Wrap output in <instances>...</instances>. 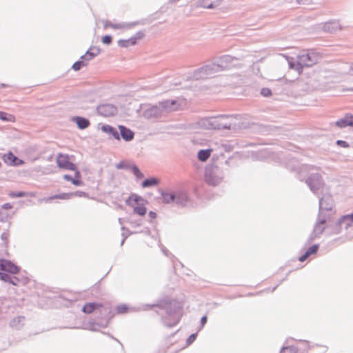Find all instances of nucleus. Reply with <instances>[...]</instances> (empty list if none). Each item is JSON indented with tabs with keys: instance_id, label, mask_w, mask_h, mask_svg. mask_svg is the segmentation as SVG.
Listing matches in <instances>:
<instances>
[{
	"instance_id": "1",
	"label": "nucleus",
	"mask_w": 353,
	"mask_h": 353,
	"mask_svg": "<svg viewBox=\"0 0 353 353\" xmlns=\"http://www.w3.org/2000/svg\"><path fill=\"white\" fill-rule=\"evenodd\" d=\"M320 55L314 51H303L296 59L290 57L288 62L290 68L296 70L299 74L304 67H311L317 63L320 59Z\"/></svg>"
},
{
	"instance_id": "2",
	"label": "nucleus",
	"mask_w": 353,
	"mask_h": 353,
	"mask_svg": "<svg viewBox=\"0 0 353 353\" xmlns=\"http://www.w3.org/2000/svg\"><path fill=\"white\" fill-rule=\"evenodd\" d=\"M234 117L230 115H219L203 118L199 121V125L206 130L231 129L235 125Z\"/></svg>"
},
{
	"instance_id": "3",
	"label": "nucleus",
	"mask_w": 353,
	"mask_h": 353,
	"mask_svg": "<svg viewBox=\"0 0 353 353\" xmlns=\"http://www.w3.org/2000/svg\"><path fill=\"white\" fill-rule=\"evenodd\" d=\"M166 316L163 317V323L168 327L176 325L181 316L182 306L176 301L170 302L165 307Z\"/></svg>"
},
{
	"instance_id": "4",
	"label": "nucleus",
	"mask_w": 353,
	"mask_h": 353,
	"mask_svg": "<svg viewBox=\"0 0 353 353\" xmlns=\"http://www.w3.org/2000/svg\"><path fill=\"white\" fill-rule=\"evenodd\" d=\"M306 168L310 175L305 180V183L314 194L319 195V192H323L325 183L319 173L313 172L316 170L315 167L307 166Z\"/></svg>"
},
{
	"instance_id": "5",
	"label": "nucleus",
	"mask_w": 353,
	"mask_h": 353,
	"mask_svg": "<svg viewBox=\"0 0 353 353\" xmlns=\"http://www.w3.org/2000/svg\"><path fill=\"white\" fill-rule=\"evenodd\" d=\"M224 178L223 170L218 165H210L206 168L205 179L206 183L212 186L220 185Z\"/></svg>"
},
{
	"instance_id": "6",
	"label": "nucleus",
	"mask_w": 353,
	"mask_h": 353,
	"mask_svg": "<svg viewBox=\"0 0 353 353\" xmlns=\"http://www.w3.org/2000/svg\"><path fill=\"white\" fill-rule=\"evenodd\" d=\"M330 215L327 214H319L317 220L314 226L313 231L308 238V243H310L316 239L319 238L325 229V223L330 220Z\"/></svg>"
},
{
	"instance_id": "7",
	"label": "nucleus",
	"mask_w": 353,
	"mask_h": 353,
	"mask_svg": "<svg viewBox=\"0 0 353 353\" xmlns=\"http://www.w3.org/2000/svg\"><path fill=\"white\" fill-rule=\"evenodd\" d=\"M215 66L212 63L203 65L193 72V73L188 77V79L200 80L210 78L216 73Z\"/></svg>"
},
{
	"instance_id": "8",
	"label": "nucleus",
	"mask_w": 353,
	"mask_h": 353,
	"mask_svg": "<svg viewBox=\"0 0 353 353\" xmlns=\"http://www.w3.org/2000/svg\"><path fill=\"white\" fill-rule=\"evenodd\" d=\"M236 61V59L230 55H224L220 57L216 62L212 63L214 66H215L214 69L217 73L219 72L234 67L235 65L234 62Z\"/></svg>"
},
{
	"instance_id": "9",
	"label": "nucleus",
	"mask_w": 353,
	"mask_h": 353,
	"mask_svg": "<svg viewBox=\"0 0 353 353\" xmlns=\"http://www.w3.org/2000/svg\"><path fill=\"white\" fill-rule=\"evenodd\" d=\"M334 207V201L332 196L329 194H324L319 199V214H327L331 216V212Z\"/></svg>"
},
{
	"instance_id": "10",
	"label": "nucleus",
	"mask_w": 353,
	"mask_h": 353,
	"mask_svg": "<svg viewBox=\"0 0 353 353\" xmlns=\"http://www.w3.org/2000/svg\"><path fill=\"white\" fill-rule=\"evenodd\" d=\"M163 116L173 111H176L182 105V101L179 99H168L159 102Z\"/></svg>"
},
{
	"instance_id": "11",
	"label": "nucleus",
	"mask_w": 353,
	"mask_h": 353,
	"mask_svg": "<svg viewBox=\"0 0 353 353\" xmlns=\"http://www.w3.org/2000/svg\"><path fill=\"white\" fill-rule=\"evenodd\" d=\"M143 117L148 119H160L163 117L164 116L159 102L146 108L143 112Z\"/></svg>"
},
{
	"instance_id": "12",
	"label": "nucleus",
	"mask_w": 353,
	"mask_h": 353,
	"mask_svg": "<svg viewBox=\"0 0 353 353\" xmlns=\"http://www.w3.org/2000/svg\"><path fill=\"white\" fill-rule=\"evenodd\" d=\"M336 226L339 227V230L336 231V234L341 232L342 228L348 230L353 225V212L341 216L336 223Z\"/></svg>"
},
{
	"instance_id": "13",
	"label": "nucleus",
	"mask_w": 353,
	"mask_h": 353,
	"mask_svg": "<svg viewBox=\"0 0 353 353\" xmlns=\"http://www.w3.org/2000/svg\"><path fill=\"white\" fill-rule=\"evenodd\" d=\"M57 163L60 168L73 171L77 170L75 164L69 161L68 155L59 154L57 157Z\"/></svg>"
},
{
	"instance_id": "14",
	"label": "nucleus",
	"mask_w": 353,
	"mask_h": 353,
	"mask_svg": "<svg viewBox=\"0 0 353 353\" xmlns=\"http://www.w3.org/2000/svg\"><path fill=\"white\" fill-rule=\"evenodd\" d=\"M0 270L16 274L19 272L20 268L10 261L0 259Z\"/></svg>"
},
{
	"instance_id": "15",
	"label": "nucleus",
	"mask_w": 353,
	"mask_h": 353,
	"mask_svg": "<svg viewBox=\"0 0 353 353\" xmlns=\"http://www.w3.org/2000/svg\"><path fill=\"white\" fill-rule=\"evenodd\" d=\"M97 111L99 114L108 117L114 115L117 112V109L112 104H102L97 107Z\"/></svg>"
},
{
	"instance_id": "16",
	"label": "nucleus",
	"mask_w": 353,
	"mask_h": 353,
	"mask_svg": "<svg viewBox=\"0 0 353 353\" xmlns=\"http://www.w3.org/2000/svg\"><path fill=\"white\" fill-rule=\"evenodd\" d=\"M2 159L4 163L10 166H19L24 163L23 160L19 159L11 152H9L7 154H4L2 156Z\"/></svg>"
},
{
	"instance_id": "17",
	"label": "nucleus",
	"mask_w": 353,
	"mask_h": 353,
	"mask_svg": "<svg viewBox=\"0 0 353 353\" xmlns=\"http://www.w3.org/2000/svg\"><path fill=\"white\" fill-rule=\"evenodd\" d=\"M322 29L325 32L334 33L341 30L342 26L339 21H330L322 25Z\"/></svg>"
},
{
	"instance_id": "18",
	"label": "nucleus",
	"mask_w": 353,
	"mask_h": 353,
	"mask_svg": "<svg viewBox=\"0 0 353 353\" xmlns=\"http://www.w3.org/2000/svg\"><path fill=\"white\" fill-rule=\"evenodd\" d=\"M100 53V49L98 47L92 46L90 47L85 53V54L81 57V59L84 60L86 63L95 57H97Z\"/></svg>"
},
{
	"instance_id": "19",
	"label": "nucleus",
	"mask_w": 353,
	"mask_h": 353,
	"mask_svg": "<svg viewBox=\"0 0 353 353\" xmlns=\"http://www.w3.org/2000/svg\"><path fill=\"white\" fill-rule=\"evenodd\" d=\"M188 201L187 193L183 190H177L175 192L174 203L176 205L184 206Z\"/></svg>"
},
{
	"instance_id": "20",
	"label": "nucleus",
	"mask_w": 353,
	"mask_h": 353,
	"mask_svg": "<svg viewBox=\"0 0 353 353\" xmlns=\"http://www.w3.org/2000/svg\"><path fill=\"white\" fill-rule=\"evenodd\" d=\"M335 124L340 128H343L347 126H353V115L347 114L344 117L336 121Z\"/></svg>"
},
{
	"instance_id": "21",
	"label": "nucleus",
	"mask_w": 353,
	"mask_h": 353,
	"mask_svg": "<svg viewBox=\"0 0 353 353\" xmlns=\"http://www.w3.org/2000/svg\"><path fill=\"white\" fill-rule=\"evenodd\" d=\"M119 134L121 136L122 139L125 141H130L133 139L134 134V132L129 128L123 125H119Z\"/></svg>"
},
{
	"instance_id": "22",
	"label": "nucleus",
	"mask_w": 353,
	"mask_h": 353,
	"mask_svg": "<svg viewBox=\"0 0 353 353\" xmlns=\"http://www.w3.org/2000/svg\"><path fill=\"white\" fill-rule=\"evenodd\" d=\"M72 121L74 122L81 130L87 128L90 124L88 119L81 117H74Z\"/></svg>"
},
{
	"instance_id": "23",
	"label": "nucleus",
	"mask_w": 353,
	"mask_h": 353,
	"mask_svg": "<svg viewBox=\"0 0 353 353\" xmlns=\"http://www.w3.org/2000/svg\"><path fill=\"white\" fill-rule=\"evenodd\" d=\"M161 195L163 199V201L165 203L170 204L174 203L175 199V192H168V191H161Z\"/></svg>"
},
{
	"instance_id": "24",
	"label": "nucleus",
	"mask_w": 353,
	"mask_h": 353,
	"mask_svg": "<svg viewBox=\"0 0 353 353\" xmlns=\"http://www.w3.org/2000/svg\"><path fill=\"white\" fill-rule=\"evenodd\" d=\"M139 24V22H138V21L130 22V23H114V26H112V29L129 30Z\"/></svg>"
},
{
	"instance_id": "25",
	"label": "nucleus",
	"mask_w": 353,
	"mask_h": 353,
	"mask_svg": "<svg viewBox=\"0 0 353 353\" xmlns=\"http://www.w3.org/2000/svg\"><path fill=\"white\" fill-rule=\"evenodd\" d=\"M103 132L111 134L114 139H119V132L113 127L109 125H103L101 127Z\"/></svg>"
},
{
	"instance_id": "26",
	"label": "nucleus",
	"mask_w": 353,
	"mask_h": 353,
	"mask_svg": "<svg viewBox=\"0 0 353 353\" xmlns=\"http://www.w3.org/2000/svg\"><path fill=\"white\" fill-rule=\"evenodd\" d=\"M72 198V194L71 192L70 193H62V194H55V195H53L50 197H48V198H46V199H44L43 201L46 202V203H48L50 202V201L52 200V199H63V200H68V199H70Z\"/></svg>"
},
{
	"instance_id": "27",
	"label": "nucleus",
	"mask_w": 353,
	"mask_h": 353,
	"mask_svg": "<svg viewBox=\"0 0 353 353\" xmlns=\"http://www.w3.org/2000/svg\"><path fill=\"white\" fill-rule=\"evenodd\" d=\"M102 305L100 303H86L82 309V311L85 313L90 314L94 310L101 307Z\"/></svg>"
},
{
	"instance_id": "28",
	"label": "nucleus",
	"mask_w": 353,
	"mask_h": 353,
	"mask_svg": "<svg viewBox=\"0 0 353 353\" xmlns=\"http://www.w3.org/2000/svg\"><path fill=\"white\" fill-rule=\"evenodd\" d=\"M135 44V38L131 37L128 39H119L118 41V45L122 48H128Z\"/></svg>"
},
{
	"instance_id": "29",
	"label": "nucleus",
	"mask_w": 353,
	"mask_h": 353,
	"mask_svg": "<svg viewBox=\"0 0 353 353\" xmlns=\"http://www.w3.org/2000/svg\"><path fill=\"white\" fill-rule=\"evenodd\" d=\"M211 150H201L198 152L197 157L201 161H205L210 156Z\"/></svg>"
},
{
	"instance_id": "30",
	"label": "nucleus",
	"mask_w": 353,
	"mask_h": 353,
	"mask_svg": "<svg viewBox=\"0 0 353 353\" xmlns=\"http://www.w3.org/2000/svg\"><path fill=\"white\" fill-rule=\"evenodd\" d=\"M159 183V181L156 178H150L144 180L142 183L143 188H149L152 186L157 185Z\"/></svg>"
},
{
	"instance_id": "31",
	"label": "nucleus",
	"mask_w": 353,
	"mask_h": 353,
	"mask_svg": "<svg viewBox=\"0 0 353 353\" xmlns=\"http://www.w3.org/2000/svg\"><path fill=\"white\" fill-rule=\"evenodd\" d=\"M9 196L12 198H17V197H23V196H34L35 194H34V193H32V192L28 193L26 192L19 191V192H10L9 193Z\"/></svg>"
},
{
	"instance_id": "32",
	"label": "nucleus",
	"mask_w": 353,
	"mask_h": 353,
	"mask_svg": "<svg viewBox=\"0 0 353 353\" xmlns=\"http://www.w3.org/2000/svg\"><path fill=\"white\" fill-rule=\"evenodd\" d=\"M0 119L3 121H14V117L12 114L0 111Z\"/></svg>"
},
{
	"instance_id": "33",
	"label": "nucleus",
	"mask_w": 353,
	"mask_h": 353,
	"mask_svg": "<svg viewBox=\"0 0 353 353\" xmlns=\"http://www.w3.org/2000/svg\"><path fill=\"white\" fill-rule=\"evenodd\" d=\"M135 164L133 163H127L124 162H120L116 165V168L117 169H125L132 170V167L134 166Z\"/></svg>"
},
{
	"instance_id": "34",
	"label": "nucleus",
	"mask_w": 353,
	"mask_h": 353,
	"mask_svg": "<svg viewBox=\"0 0 353 353\" xmlns=\"http://www.w3.org/2000/svg\"><path fill=\"white\" fill-rule=\"evenodd\" d=\"M87 65V63L85 61H84V60L83 59H81L79 61H77V62H75L72 66V68L75 70V71H78L83 66H85Z\"/></svg>"
},
{
	"instance_id": "35",
	"label": "nucleus",
	"mask_w": 353,
	"mask_h": 353,
	"mask_svg": "<svg viewBox=\"0 0 353 353\" xmlns=\"http://www.w3.org/2000/svg\"><path fill=\"white\" fill-rule=\"evenodd\" d=\"M280 353H298V350L294 346L283 347Z\"/></svg>"
},
{
	"instance_id": "36",
	"label": "nucleus",
	"mask_w": 353,
	"mask_h": 353,
	"mask_svg": "<svg viewBox=\"0 0 353 353\" xmlns=\"http://www.w3.org/2000/svg\"><path fill=\"white\" fill-rule=\"evenodd\" d=\"M134 212L140 216H143L146 214L147 209L143 205H139L134 208Z\"/></svg>"
},
{
	"instance_id": "37",
	"label": "nucleus",
	"mask_w": 353,
	"mask_h": 353,
	"mask_svg": "<svg viewBox=\"0 0 353 353\" xmlns=\"http://www.w3.org/2000/svg\"><path fill=\"white\" fill-rule=\"evenodd\" d=\"M132 172L137 180L141 179L144 177L143 174L140 171L139 168L136 165L132 167Z\"/></svg>"
},
{
	"instance_id": "38",
	"label": "nucleus",
	"mask_w": 353,
	"mask_h": 353,
	"mask_svg": "<svg viewBox=\"0 0 353 353\" xmlns=\"http://www.w3.org/2000/svg\"><path fill=\"white\" fill-rule=\"evenodd\" d=\"M80 178H81V174L79 172V171H78L77 170L75 171V178L72 179L71 182L77 185V186H80L82 185V181L80 180Z\"/></svg>"
},
{
	"instance_id": "39",
	"label": "nucleus",
	"mask_w": 353,
	"mask_h": 353,
	"mask_svg": "<svg viewBox=\"0 0 353 353\" xmlns=\"http://www.w3.org/2000/svg\"><path fill=\"white\" fill-rule=\"evenodd\" d=\"M24 320V317L23 316H18L17 318H14L11 322L10 325L12 327L19 328L18 324L21 323Z\"/></svg>"
},
{
	"instance_id": "40",
	"label": "nucleus",
	"mask_w": 353,
	"mask_h": 353,
	"mask_svg": "<svg viewBox=\"0 0 353 353\" xmlns=\"http://www.w3.org/2000/svg\"><path fill=\"white\" fill-rule=\"evenodd\" d=\"M132 200H133L136 203H139V201L140 200H143V199H142V198H141V196H137V195H132V196H129V197L126 199L125 202H126V203H127L128 205H132L131 204V203H130Z\"/></svg>"
},
{
	"instance_id": "41",
	"label": "nucleus",
	"mask_w": 353,
	"mask_h": 353,
	"mask_svg": "<svg viewBox=\"0 0 353 353\" xmlns=\"http://www.w3.org/2000/svg\"><path fill=\"white\" fill-rule=\"evenodd\" d=\"M215 1H216V3H206L203 6L208 9H212V8H214L215 7L219 6L220 4V3L222 1V0H215Z\"/></svg>"
},
{
	"instance_id": "42",
	"label": "nucleus",
	"mask_w": 353,
	"mask_h": 353,
	"mask_svg": "<svg viewBox=\"0 0 353 353\" xmlns=\"http://www.w3.org/2000/svg\"><path fill=\"white\" fill-rule=\"evenodd\" d=\"M319 244H314L312 246L310 247L306 252H307L310 255H312V254H314L317 252L318 251V249H319Z\"/></svg>"
},
{
	"instance_id": "43",
	"label": "nucleus",
	"mask_w": 353,
	"mask_h": 353,
	"mask_svg": "<svg viewBox=\"0 0 353 353\" xmlns=\"http://www.w3.org/2000/svg\"><path fill=\"white\" fill-rule=\"evenodd\" d=\"M12 276L5 273V272H0V280L3 281L5 282L9 283L10 282Z\"/></svg>"
},
{
	"instance_id": "44",
	"label": "nucleus",
	"mask_w": 353,
	"mask_h": 353,
	"mask_svg": "<svg viewBox=\"0 0 353 353\" xmlns=\"http://www.w3.org/2000/svg\"><path fill=\"white\" fill-rule=\"evenodd\" d=\"M112 37L110 35H105L102 37V42L104 44L110 45L112 43Z\"/></svg>"
},
{
	"instance_id": "45",
	"label": "nucleus",
	"mask_w": 353,
	"mask_h": 353,
	"mask_svg": "<svg viewBox=\"0 0 353 353\" xmlns=\"http://www.w3.org/2000/svg\"><path fill=\"white\" fill-rule=\"evenodd\" d=\"M261 94L263 97H269L272 94V91L270 89H269L268 88H264L261 89Z\"/></svg>"
},
{
	"instance_id": "46",
	"label": "nucleus",
	"mask_w": 353,
	"mask_h": 353,
	"mask_svg": "<svg viewBox=\"0 0 353 353\" xmlns=\"http://www.w3.org/2000/svg\"><path fill=\"white\" fill-rule=\"evenodd\" d=\"M116 310L118 313H124L127 311L128 307L126 305H120L117 307Z\"/></svg>"
},
{
	"instance_id": "47",
	"label": "nucleus",
	"mask_w": 353,
	"mask_h": 353,
	"mask_svg": "<svg viewBox=\"0 0 353 353\" xmlns=\"http://www.w3.org/2000/svg\"><path fill=\"white\" fill-rule=\"evenodd\" d=\"M71 193L72 194V197H74V196L83 197V196H88L87 193L82 192V191H77V192H71Z\"/></svg>"
},
{
	"instance_id": "48",
	"label": "nucleus",
	"mask_w": 353,
	"mask_h": 353,
	"mask_svg": "<svg viewBox=\"0 0 353 353\" xmlns=\"http://www.w3.org/2000/svg\"><path fill=\"white\" fill-rule=\"evenodd\" d=\"M10 283L13 285H19L20 283V279L17 276H12Z\"/></svg>"
},
{
	"instance_id": "49",
	"label": "nucleus",
	"mask_w": 353,
	"mask_h": 353,
	"mask_svg": "<svg viewBox=\"0 0 353 353\" xmlns=\"http://www.w3.org/2000/svg\"><path fill=\"white\" fill-rule=\"evenodd\" d=\"M196 338V333L192 334L187 339V341H186L187 344L190 345L191 343H192L195 341Z\"/></svg>"
},
{
	"instance_id": "50",
	"label": "nucleus",
	"mask_w": 353,
	"mask_h": 353,
	"mask_svg": "<svg viewBox=\"0 0 353 353\" xmlns=\"http://www.w3.org/2000/svg\"><path fill=\"white\" fill-rule=\"evenodd\" d=\"M144 37V33L142 31H139L136 33V34L132 38H135V43H137V39H141Z\"/></svg>"
},
{
	"instance_id": "51",
	"label": "nucleus",
	"mask_w": 353,
	"mask_h": 353,
	"mask_svg": "<svg viewBox=\"0 0 353 353\" xmlns=\"http://www.w3.org/2000/svg\"><path fill=\"white\" fill-rule=\"evenodd\" d=\"M296 3L299 5H310L312 0H296Z\"/></svg>"
},
{
	"instance_id": "52",
	"label": "nucleus",
	"mask_w": 353,
	"mask_h": 353,
	"mask_svg": "<svg viewBox=\"0 0 353 353\" xmlns=\"http://www.w3.org/2000/svg\"><path fill=\"white\" fill-rule=\"evenodd\" d=\"M310 254L307 252H305L302 256H301L299 259V260L301 261V262H303L304 261H305L309 256H310Z\"/></svg>"
},
{
	"instance_id": "53",
	"label": "nucleus",
	"mask_w": 353,
	"mask_h": 353,
	"mask_svg": "<svg viewBox=\"0 0 353 353\" xmlns=\"http://www.w3.org/2000/svg\"><path fill=\"white\" fill-rule=\"evenodd\" d=\"M103 23L104 28H112V26H114V23H112L108 20L103 21Z\"/></svg>"
},
{
	"instance_id": "54",
	"label": "nucleus",
	"mask_w": 353,
	"mask_h": 353,
	"mask_svg": "<svg viewBox=\"0 0 353 353\" xmlns=\"http://www.w3.org/2000/svg\"><path fill=\"white\" fill-rule=\"evenodd\" d=\"M336 144L341 146V147H343V148H346L348 146V144L346 141H341V140H339L336 141Z\"/></svg>"
},
{
	"instance_id": "55",
	"label": "nucleus",
	"mask_w": 353,
	"mask_h": 353,
	"mask_svg": "<svg viewBox=\"0 0 353 353\" xmlns=\"http://www.w3.org/2000/svg\"><path fill=\"white\" fill-rule=\"evenodd\" d=\"M160 247H161V251L163 252V253L165 256H169L170 254L169 251L164 246H163L162 245H161Z\"/></svg>"
},
{
	"instance_id": "56",
	"label": "nucleus",
	"mask_w": 353,
	"mask_h": 353,
	"mask_svg": "<svg viewBox=\"0 0 353 353\" xmlns=\"http://www.w3.org/2000/svg\"><path fill=\"white\" fill-rule=\"evenodd\" d=\"M1 207L4 210H10L12 208V205L9 203H4Z\"/></svg>"
},
{
	"instance_id": "57",
	"label": "nucleus",
	"mask_w": 353,
	"mask_h": 353,
	"mask_svg": "<svg viewBox=\"0 0 353 353\" xmlns=\"http://www.w3.org/2000/svg\"><path fill=\"white\" fill-rule=\"evenodd\" d=\"M206 322H207V316H203L201 319V327H203L204 326V325L206 323Z\"/></svg>"
},
{
	"instance_id": "58",
	"label": "nucleus",
	"mask_w": 353,
	"mask_h": 353,
	"mask_svg": "<svg viewBox=\"0 0 353 353\" xmlns=\"http://www.w3.org/2000/svg\"><path fill=\"white\" fill-rule=\"evenodd\" d=\"M150 218L154 219L157 216V214L152 211H150L148 214Z\"/></svg>"
},
{
	"instance_id": "59",
	"label": "nucleus",
	"mask_w": 353,
	"mask_h": 353,
	"mask_svg": "<svg viewBox=\"0 0 353 353\" xmlns=\"http://www.w3.org/2000/svg\"><path fill=\"white\" fill-rule=\"evenodd\" d=\"M63 179H64L65 180L68 181H72V178L70 175H68V174H65V175L63 176Z\"/></svg>"
},
{
	"instance_id": "60",
	"label": "nucleus",
	"mask_w": 353,
	"mask_h": 353,
	"mask_svg": "<svg viewBox=\"0 0 353 353\" xmlns=\"http://www.w3.org/2000/svg\"><path fill=\"white\" fill-rule=\"evenodd\" d=\"M121 230H123V232H124V233H125V236L126 235H128H128L130 234V232H128V230H126L123 226H122V227H121Z\"/></svg>"
},
{
	"instance_id": "61",
	"label": "nucleus",
	"mask_w": 353,
	"mask_h": 353,
	"mask_svg": "<svg viewBox=\"0 0 353 353\" xmlns=\"http://www.w3.org/2000/svg\"><path fill=\"white\" fill-rule=\"evenodd\" d=\"M122 236H123V239H122L121 243V245L123 244V243H124V241H125V239L128 237V235H126V236H125V233H124V232H123V233H122Z\"/></svg>"
},
{
	"instance_id": "62",
	"label": "nucleus",
	"mask_w": 353,
	"mask_h": 353,
	"mask_svg": "<svg viewBox=\"0 0 353 353\" xmlns=\"http://www.w3.org/2000/svg\"><path fill=\"white\" fill-rule=\"evenodd\" d=\"M154 305H146L144 306L143 310H148V309L152 307Z\"/></svg>"
},
{
	"instance_id": "63",
	"label": "nucleus",
	"mask_w": 353,
	"mask_h": 353,
	"mask_svg": "<svg viewBox=\"0 0 353 353\" xmlns=\"http://www.w3.org/2000/svg\"><path fill=\"white\" fill-rule=\"evenodd\" d=\"M90 330H92V331H97V330L94 325L91 326Z\"/></svg>"
},
{
	"instance_id": "64",
	"label": "nucleus",
	"mask_w": 353,
	"mask_h": 353,
	"mask_svg": "<svg viewBox=\"0 0 353 353\" xmlns=\"http://www.w3.org/2000/svg\"><path fill=\"white\" fill-rule=\"evenodd\" d=\"M349 68H350V71L353 72V63L350 64Z\"/></svg>"
}]
</instances>
